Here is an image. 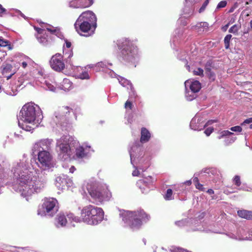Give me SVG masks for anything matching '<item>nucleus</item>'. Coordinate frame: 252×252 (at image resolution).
I'll use <instances>...</instances> for the list:
<instances>
[{
    "instance_id": "864d4df0",
    "label": "nucleus",
    "mask_w": 252,
    "mask_h": 252,
    "mask_svg": "<svg viewBox=\"0 0 252 252\" xmlns=\"http://www.w3.org/2000/svg\"><path fill=\"white\" fill-rule=\"evenodd\" d=\"M27 63L26 62H23L22 63V66L23 68H25L27 66Z\"/></svg>"
},
{
    "instance_id": "774afa93",
    "label": "nucleus",
    "mask_w": 252,
    "mask_h": 252,
    "mask_svg": "<svg viewBox=\"0 0 252 252\" xmlns=\"http://www.w3.org/2000/svg\"><path fill=\"white\" fill-rule=\"evenodd\" d=\"M232 9L230 10V12H232Z\"/></svg>"
},
{
    "instance_id": "ddd939ff",
    "label": "nucleus",
    "mask_w": 252,
    "mask_h": 252,
    "mask_svg": "<svg viewBox=\"0 0 252 252\" xmlns=\"http://www.w3.org/2000/svg\"><path fill=\"white\" fill-rule=\"evenodd\" d=\"M66 217L69 219H73L74 215L72 213L65 214L63 213H59L55 219L56 225L57 227H63L67 222Z\"/></svg>"
},
{
    "instance_id": "a211bd4d",
    "label": "nucleus",
    "mask_w": 252,
    "mask_h": 252,
    "mask_svg": "<svg viewBox=\"0 0 252 252\" xmlns=\"http://www.w3.org/2000/svg\"><path fill=\"white\" fill-rule=\"evenodd\" d=\"M237 214L240 218L252 220V211L241 210L237 211Z\"/></svg>"
},
{
    "instance_id": "39448f33",
    "label": "nucleus",
    "mask_w": 252,
    "mask_h": 252,
    "mask_svg": "<svg viewBox=\"0 0 252 252\" xmlns=\"http://www.w3.org/2000/svg\"><path fill=\"white\" fill-rule=\"evenodd\" d=\"M104 213L102 208L88 205L84 206L81 211L80 218L82 220L90 225H96L104 218Z\"/></svg>"
},
{
    "instance_id": "338daca9",
    "label": "nucleus",
    "mask_w": 252,
    "mask_h": 252,
    "mask_svg": "<svg viewBox=\"0 0 252 252\" xmlns=\"http://www.w3.org/2000/svg\"><path fill=\"white\" fill-rule=\"evenodd\" d=\"M250 2H252V0H250Z\"/></svg>"
},
{
    "instance_id": "4468645a",
    "label": "nucleus",
    "mask_w": 252,
    "mask_h": 252,
    "mask_svg": "<svg viewBox=\"0 0 252 252\" xmlns=\"http://www.w3.org/2000/svg\"><path fill=\"white\" fill-rule=\"evenodd\" d=\"M154 179L151 176H149L147 178H145L144 179L142 180H139L137 183L136 185L137 186L141 189V191L143 193H146L147 192V189L145 188H143L142 187L143 186H145L147 188H150V186L153 184L154 182Z\"/></svg>"
},
{
    "instance_id": "a19ab883",
    "label": "nucleus",
    "mask_w": 252,
    "mask_h": 252,
    "mask_svg": "<svg viewBox=\"0 0 252 252\" xmlns=\"http://www.w3.org/2000/svg\"><path fill=\"white\" fill-rule=\"evenodd\" d=\"M195 187L196 189H199L200 191H205V189L203 187V185L200 183H197V185H195Z\"/></svg>"
},
{
    "instance_id": "a18cd8bd",
    "label": "nucleus",
    "mask_w": 252,
    "mask_h": 252,
    "mask_svg": "<svg viewBox=\"0 0 252 252\" xmlns=\"http://www.w3.org/2000/svg\"><path fill=\"white\" fill-rule=\"evenodd\" d=\"M47 86L48 87V88L51 91H55V88L54 87L53 85L50 84H47Z\"/></svg>"
},
{
    "instance_id": "c85d7f7f",
    "label": "nucleus",
    "mask_w": 252,
    "mask_h": 252,
    "mask_svg": "<svg viewBox=\"0 0 252 252\" xmlns=\"http://www.w3.org/2000/svg\"><path fill=\"white\" fill-rule=\"evenodd\" d=\"M233 182L237 187H240L241 185L240 177L238 175H235L233 179Z\"/></svg>"
},
{
    "instance_id": "f704fd0d",
    "label": "nucleus",
    "mask_w": 252,
    "mask_h": 252,
    "mask_svg": "<svg viewBox=\"0 0 252 252\" xmlns=\"http://www.w3.org/2000/svg\"><path fill=\"white\" fill-rule=\"evenodd\" d=\"M79 78L81 79H89V74H88V72L85 71L82 72L81 73H80L79 75Z\"/></svg>"
},
{
    "instance_id": "6e6d98bb",
    "label": "nucleus",
    "mask_w": 252,
    "mask_h": 252,
    "mask_svg": "<svg viewBox=\"0 0 252 252\" xmlns=\"http://www.w3.org/2000/svg\"><path fill=\"white\" fill-rule=\"evenodd\" d=\"M59 180L60 181H61L62 183L63 182V181L65 180L64 178H62L61 177H59L57 179V180Z\"/></svg>"
},
{
    "instance_id": "37998d69",
    "label": "nucleus",
    "mask_w": 252,
    "mask_h": 252,
    "mask_svg": "<svg viewBox=\"0 0 252 252\" xmlns=\"http://www.w3.org/2000/svg\"><path fill=\"white\" fill-rule=\"evenodd\" d=\"M199 26H198L199 27H204V28H208V24L207 22H200L199 24Z\"/></svg>"
},
{
    "instance_id": "7ed1b4c3",
    "label": "nucleus",
    "mask_w": 252,
    "mask_h": 252,
    "mask_svg": "<svg viewBox=\"0 0 252 252\" xmlns=\"http://www.w3.org/2000/svg\"><path fill=\"white\" fill-rule=\"evenodd\" d=\"M40 112L36 110V107L32 103L25 104L20 112L22 123L19 122V126L23 129L31 131L37 126V123H39V118L40 116Z\"/></svg>"
},
{
    "instance_id": "c756f323",
    "label": "nucleus",
    "mask_w": 252,
    "mask_h": 252,
    "mask_svg": "<svg viewBox=\"0 0 252 252\" xmlns=\"http://www.w3.org/2000/svg\"><path fill=\"white\" fill-rule=\"evenodd\" d=\"M206 74L211 81H215L216 79V75L214 72L210 70L209 71L206 72Z\"/></svg>"
},
{
    "instance_id": "69168bd1",
    "label": "nucleus",
    "mask_w": 252,
    "mask_h": 252,
    "mask_svg": "<svg viewBox=\"0 0 252 252\" xmlns=\"http://www.w3.org/2000/svg\"><path fill=\"white\" fill-rule=\"evenodd\" d=\"M250 128H251V129H252V124H251V125H250Z\"/></svg>"
},
{
    "instance_id": "dca6fc26",
    "label": "nucleus",
    "mask_w": 252,
    "mask_h": 252,
    "mask_svg": "<svg viewBox=\"0 0 252 252\" xmlns=\"http://www.w3.org/2000/svg\"><path fill=\"white\" fill-rule=\"evenodd\" d=\"M75 2L77 4L76 8H85L92 5L93 0H75Z\"/></svg>"
},
{
    "instance_id": "13d9d810",
    "label": "nucleus",
    "mask_w": 252,
    "mask_h": 252,
    "mask_svg": "<svg viewBox=\"0 0 252 252\" xmlns=\"http://www.w3.org/2000/svg\"><path fill=\"white\" fill-rule=\"evenodd\" d=\"M75 169L74 166H72L70 168V171L72 173L73 172L74 170Z\"/></svg>"
},
{
    "instance_id": "20e7f679",
    "label": "nucleus",
    "mask_w": 252,
    "mask_h": 252,
    "mask_svg": "<svg viewBox=\"0 0 252 252\" xmlns=\"http://www.w3.org/2000/svg\"><path fill=\"white\" fill-rule=\"evenodd\" d=\"M123 220L133 230L139 229L143 222H147L150 216L143 210L135 211H124L121 214Z\"/></svg>"
},
{
    "instance_id": "c9c22d12",
    "label": "nucleus",
    "mask_w": 252,
    "mask_h": 252,
    "mask_svg": "<svg viewBox=\"0 0 252 252\" xmlns=\"http://www.w3.org/2000/svg\"><path fill=\"white\" fill-rule=\"evenodd\" d=\"M226 4L227 1L226 0H222L218 3L217 6V9H219L221 8H224L226 6Z\"/></svg>"
},
{
    "instance_id": "603ef678",
    "label": "nucleus",
    "mask_w": 252,
    "mask_h": 252,
    "mask_svg": "<svg viewBox=\"0 0 252 252\" xmlns=\"http://www.w3.org/2000/svg\"><path fill=\"white\" fill-rule=\"evenodd\" d=\"M71 42H69V41H66V46L67 48H69L71 47Z\"/></svg>"
},
{
    "instance_id": "7c9ffc66",
    "label": "nucleus",
    "mask_w": 252,
    "mask_h": 252,
    "mask_svg": "<svg viewBox=\"0 0 252 252\" xmlns=\"http://www.w3.org/2000/svg\"><path fill=\"white\" fill-rule=\"evenodd\" d=\"M203 72H204V71H203V69H202L200 67H198V68H196V69L193 70V74L194 75H198V76H203V75H204Z\"/></svg>"
},
{
    "instance_id": "aec40b11",
    "label": "nucleus",
    "mask_w": 252,
    "mask_h": 252,
    "mask_svg": "<svg viewBox=\"0 0 252 252\" xmlns=\"http://www.w3.org/2000/svg\"><path fill=\"white\" fill-rule=\"evenodd\" d=\"M201 84L198 81H194L190 84L189 88L193 93L198 92L201 89Z\"/></svg>"
},
{
    "instance_id": "680f3d73",
    "label": "nucleus",
    "mask_w": 252,
    "mask_h": 252,
    "mask_svg": "<svg viewBox=\"0 0 252 252\" xmlns=\"http://www.w3.org/2000/svg\"><path fill=\"white\" fill-rule=\"evenodd\" d=\"M250 27L251 28V29H252V20L250 21Z\"/></svg>"
},
{
    "instance_id": "9d476101",
    "label": "nucleus",
    "mask_w": 252,
    "mask_h": 252,
    "mask_svg": "<svg viewBox=\"0 0 252 252\" xmlns=\"http://www.w3.org/2000/svg\"><path fill=\"white\" fill-rule=\"evenodd\" d=\"M51 68L55 71H61L65 67L63 57L60 54H56L53 56L50 61Z\"/></svg>"
},
{
    "instance_id": "423d86ee",
    "label": "nucleus",
    "mask_w": 252,
    "mask_h": 252,
    "mask_svg": "<svg viewBox=\"0 0 252 252\" xmlns=\"http://www.w3.org/2000/svg\"><path fill=\"white\" fill-rule=\"evenodd\" d=\"M87 189L91 197L96 202L108 201L112 197L111 192L105 184L91 185Z\"/></svg>"
},
{
    "instance_id": "3c124183",
    "label": "nucleus",
    "mask_w": 252,
    "mask_h": 252,
    "mask_svg": "<svg viewBox=\"0 0 252 252\" xmlns=\"http://www.w3.org/2000/svg\"><path fill=\"white\" fill-rule=\"evenodd\" d=\"M229 25V23H228V24H227L226 25H225V26L222 28V30H223V31H226L227 30V28H228Z\"/></svg>"
},
{
    "instance_id": "412c9836",
    "label": "nucleus",
    "mask_w": 252,
    "mask_h": 252,
    "mask_svg": "<svg viewBox=\"0 0 252 252\" xmlns=\"http://www.w3.org/2000/svg\"><path fill=\"white\" fill-rule=\"evenodd\" d=\"M36 36L37 39L40 43L43 44L45 46H47L49 45V41L47 38V35L46 33L40 35H36Z\"/></svg>"
},
{
    "instance_id": "5701e85b",
    "label": "nucleus",
    "mask_w": 252,
    "mask_h": 252,
    "mask_svg": "<svg viewBox=\"0 0 252 252\" xmlns=\"http://www.w3.org/2000/svg\"><path fill=\"white\" fill-rule=\"evenodd\" d=\"M0 47H6L8 50H11L13 48V45L11 44L10 42L8 40L4 39L2 37H0Z\"/></svg>"
},
{
    "instance_id": "2f4dec72",
    "label": "nucleus",
    "mask_w": 252,
    "mask_h": 252,
    "mask_svg": "<svg viewBox=\"0 0 252 252\" xmlns=\"http://www.w3.org/2000/svg\"><path fill=\"white\" fill-rule=\"evenodd\" d=\"M202 172L207 174L211 173L212 174H214L217 173V170L214 168H209L203 169L202 170Z\"/></svg>"
},
{
    "instance_id": "8fccbe9b",
    "label": "nucleus",
    "mask_w": 252,
    "mask_h": 252,
    "mask_svg": "<svg viewBox=\"0 0 252 252\" xmlns=\"http://www.w3.org/2000/svg\"><path fill=\"white\" fill-rule=\"evenodd\" d=\"M206 6H206L205 5L203 4L202 6L200 7V8L199 10V12L201 13L202 12H203L204 10V9H205Z\"/></svg>"
},
{
    "instance_id": "79ce46f5",
    "label": "nucleus",
    "mask_w": 252,
    "mask_h": 252,
    "mask_svg": "<svg viewBox=\"0 0 252 252\" xmlns=\"http://www.w3.org/2000/svg\"><path fill=\"white\" fill-rule=\"evenodd\" d=\"M6 9L0 4V16H2L3 14L6 13Z\"/></svg>"
},
{
    "instance_id": "f8f14e48",
    "label": "nucleus",
    "mask_w": 252,
    "mask_h": 252,
    "mask_svg": "<svg viewBox=\"0 0 252 252\" xmlns=\"http://www.w3.org/2000/svg\"><path fill=\"white\" fill-rule=\"evenodd\" d=\"M53 140L48 138L43 139L36 142L33 147L34 151H48L51 149V146Z\"/></svg>"
},
{
    "instance_id": "ea45409f",
    "label": "nucleus",
    "mask_w": 252,
    "mask_h": 252,
    "mask_svg": "<svg viewBox=\"0 0 252 252\" xmlns=\"http://www.w3.org/2000/svg\"><path fill=\"white\" fill-rule=\"evenodd\" d=\"M132 106L133 105L132 102L129 100H127L125 103V107L126 109L129 108L131 110L132 108Z\"/></svg>"
},
{
    "instance_id": "49530a36",
    "label": "nucleus",
    "mask_w": 252,
    "mask_h": 252,
    "mask_svg": "<svg viewBox=\"0 0 252 252\" xmlns=\"http://www.w3.org/2000/svg\"><path fill=\"white\" fill-rule=\"evenodd\" d=\"M236 139V137H233V138H227L226 141L228 142V143H232L235 141Z\"/></svg>"
},
{
    "instance_id": "cd10ccee",
    "label": "nucleus",
    "mask_w": 252,
    "mask_h": 252,
    "mask_svg": "<svg viewBox=\"0 0 252 252\" xmlns=\"http://www.w3.org/2000/svg\"><path fill=\"white\" fill-rule=\"evenodd\" d=\"M231 37L232 35L231 34H227L224 37V43L226 49H228L229 47V43Z\"/></svg>"
},
{
    "instance_id": "a878e982",
    "label": "nucleus",
    "mask_w": 252,
    "mask_h": 252,
    "mask_svg": "<svg viewBox=\"0 0 252 252\" xmlns=\"http://www.w3.org/2000/svg\"><path fill=\"white\" fill-rule=\"evenodd\" d=\"M47 31L51 33L57 35L60 33V29L58 28H54L51 26L49 27L46 28Z\"/></svg>"
},
{
    "instance_id": "de8ad7c7",
    "label": "nucleus",
    "mask_w": 252,
    "mask_h": 252,
    "mask_svg": "<svg viewBox=\"0 0 252 252\" xmlns=\"http://www.w3.org/2000/svg\"><path fill=\"white\" fill-rule=\"evenodd\" d=\"M139 175V171L136 169L132 172V175L133 176H138Z\"/></svg>"
},
{
    "instance_id": "bb28decb",
    "label": "nucleus",
    "mask_w": 252,
    "mask_h": 252,
    "mask_svg": "<svg viewBox=\"0 0 252 252\" xmlns=\"http://www.w3.org/2000/svg\"><path fill=\"white\" fill-rule=\"evenodd\" d=\"M233 134V133L228 130H223L220 132V135L218 136V139H220L224 137H227Z\"/></svg>"
},
{
    "instance_id": "6e6552de",
    "label": "nucleus",
    "mask_w": 252,
    "mask_h": 252,
    "mask_svg": "<svg viewBox=\"0 0 252 252\" xmlns=\"http://www.w3.org/2000/svg\"><path fill=\"white\" fill-rule=\"evenodd\" d=\"M124 60L131 61L138 54V49L129 40L125 39L119 45Z\"/></svg>"
},
{
    "instance_id": "f3484780",
    "label": "nucleus",
    "mask_w": 252,
    "mask_h": 252,
    "mask_svg": "<svg viewBox=\"0 0 252 252\" xmlns=\"http://www.w3.org/2000/svg\"><path fill=\"white\" fill-rule=\"evenodd\" d=\"M151 138V133L145 127H142L141 131L140 142L141 143L147 142Z\"/></svg>"
},
{
    "instance_id": "6ab92c4d",
    "label": "nucleus",
    "mask_w": 252,
    "mask_h": 252,
    "mask_svg": "<svg viewBox=\"0 0 252 252\" xmlns=\"http://www.w3.org/2000/svg\"><path fill=\"white\" fill-rule=\"evenodd\" d=\"M72 84L71 82L67 78H64L62 81L60 88L65 91L69 90L72 88Z\"/></svg>"
},
{
    "instance_id": "393cba45",
    "label": "nucleus",
    "mask_w": 252,
    "mask_h": 252,
    "mask_svg": "<svg viewBox=\"0 0 252 252\" xmlns=\"http://www.w3.org/2000/svg\"><path fill=\"white\" fill-rule=\"evenodd\" d=\"M173 191L171 189H167L166 193L164 195V198L166 200H170L173 199Z\"/></svg>"
},
{
    "instance_id": "4be33fe9",
    "label": "nucleus",
    "mask_w": 252,
    "mask_h": 252,
    "mask_svg": "<svg viewBox=\"0 0 252 252\" xmlns=\"http://www.w3.org/2000/svg\"><path fill=\"white\" fill-rule=\"evenodd\" d=\"M75 156L78 158H82L87 156L83 147L79 146L76 149Z\"/></svg>"
},
{
    "instance_id": "f03ea898",
    "label": "nucleus",
    "mask_w": 252,
    "mask_h": 252,
    "mask_svg": "<svg viewBox=\"0 0 252 252\" xmlns=\"http://www.w3.org/2000/svg\"><path fill=\"white\" fill-rule=\"evenodd\" d=\"M96 26V17L91 11L83 12L74 24L75 29L78 33L86 37L94 34Z\"/></svg>"
},
{
    "instance_id": "b1692460",
    "label": "nucleus",
    "mask_w": 252,
    "mask_h": 252,
    "mask_svg": "<svg viewBox=\"0 0 252 252\" xmlns=\"http://www.w3.org/2000/svg\"><path fill=\"white\" fill-rule=\"evenodd\" d=\"M71 110L72 109L68 106H63L59 110V116L61 117L66 116V114H69Z\"/></svg>"
},
{
    "instance_id": "bf43d9fd",
    "label": "nucleus",
    "mask_w": 252,
    "mask_h": 252,
    "mask_svg": "<svg viewBox=\"0 0 252 252\" xmlns=\"http://www.w3.org/2000/svg\"><path fill=\"white\" fill-rule=\"evenodd\" d=\"M186 184H187V185H188V186L190 185L191 184V181H190V180H189V181H187L186 182Z\"/></svg>"
},
{
    "instance_id": "0e129e2a",
    "label": "nucleus",
    "mask_w": 252,
    "mask_h": 252,
    "mask_svg": "<svg viewBox=\"0 0 252 252\" xmlns=\"http://www.w3.org/2000/svg\"><path fill=\"white\" fill-rule=\"evenodd\" d=\"M251 2H250V1H247L246 2V4L247 5V4H249V3H250Z\"/></svg>"
},
{
    "instance_id": "c03bdc74",
    "label": "nucleus",
    "mask_w": 252,
    "mask_h": 252,
    "mask_svg": "<svg viewBox=\"0 0 252 252\" xmlns=\"http://www.w3.org/2000/svg\"><path fill=\"white\" fill-rule=\"evenodd\" d=\"M252 123V118H248L245 120L243 123H242L241 125H245V124H250Z\"/></svg>"
},
{
    "instance_id": "4c0bfd02",
    "label": "nucleus",
    "mask_w": 252,
    "mask_h": 252,
    "mask_svg": "<svg viewBox=\"0 0 252 252\" xmlns=\"http://www.w3.org/2000/svg\"><path fill=\"white\" fill-rule=\"evenodd\" d=\"M34 29L37 32V35H41V34H43L46 33L45 32V30H44L43 29H41V28H37V27H34Z\"/></svg>"
},
{
    "instance_id": "e2e57ef3",
    "label": "nucleus",
    "mask_w": 252,
    "mask_h": 252,
    "mask_svg": "<svg viewBox=\"0 0 252 252\" xmlns=\"http://www.w3.org/2000/svg\"><path fill=\"white\" fill-rule=\"evenodd\" d=\"M214 121H213V120H211V121H208V124H212V123H213Z\"/></svg>"
},
{
    "instance_id": "72a5a7b5",
    "label": "nucleus",
    "mask_w": 252,
    "mask_h": 252,
    "mask_svg": "<svg viewBox=\"0 0 252 252\" xmlns=\"http://www.w3.org/2000/svg\"><path fill=\"white\" fill-rule=\"evenodd\" d=\"M212 67V62L211 61H208L205 65V72L211 70Z\"/></svg>"
},
{
    "instance_id": "052dcab7",
    "label": "nucleus",
    "mask_w": 252,
    "mask_h": 252,
    "mask_svg": "<svg viewBox=\"0 0 252 252\" xmlns=\"http://www.w3.org/2000/svg\"><path fill=\"white\" fill-rule=\"evenodd\" d=\"M142 188L143 189V188H145L146 189H147V192H148V189H149V188H147L146 187H145V186H143L142 187Z\"/></svg>"
},
{
    "instance_id": "0eeeda50",
    "label": "nucleus",
    "mask_w": 252,
    "mask_h": 252,
    "mask_svg": "<svg viewBox=\"0 0 252 252\" xmlns=\"http://www.w3.org/2000/svg\"><path fill=\"white\" fill-rule=\"evenodd\" d=\"M58 211V201L53 198H46L41 206L39 207L37 214L41 216H53Z\"/></svg>"
},
{
    "instance_id": "e433bc0d",
    "label": "nucleus",
    "mask_w": 252,
    "mask_h": 252,
    "mask_svg": "<svg viewBox=\"0 0 252 252\" xmlns=\"http://www.w3.org/2000/svg\"><path fill=\"white\" fill-rule=\"evenodd\" d=\"M230 129L232 131L235 132H241L242 130V128L240 126H235L231 127Z\"/></svg>"
},
{
    "instance_id": "5fc2aeb1",
    "label": "nucleus",
    "mask_w": 252,
    "mask_h": 252,
    "mask_svg": "<svg viewBox=\"0 0 252 252\" xmlns=\"http://www.w3.org/2000/svg\"><path fill=\"white\" fill-rule=\"evenodd\" d=\"M207 192L210 194H213L214 193V191L212 189H208Z\"/></svg>"
},
{
    "instance_id": "2eb2a0df",
    "label": "nucleus",
    "mask_w": 252,
    "mask_h": 252,
    "mask_svg": "<svg viewBox=\"0 0 252 252\" xmlns=\"http://www.w3.org/2000/svg\"><path fill=\"white\" fill-rule=\"evenodd\" d=\"M1 68H2L1 73L2 75L7 78V80L11 78L12 76L15 74L14 72H12V71L13 66L10 64L4 63Z\"/></svg>"
},
{
    "instance_id": "09e8293b",
    "label": "nucleus",
    "mask_w": 252,
    "mask_h": 252,
    "mask_svg": "<svg viewBox=\"0 0 252 252\" xmlns=\"http://www.w3.org/2000/svg\"><path fill=\"white\" fill-rule=\"evenodd\" d=\"M193 182L194 184V185H197V183H200L199 181V179L197 177H195L193 179Z\"/></svg>"
},
{
    "instance_id": "473e14b6",
    "label": "nucleus",
    "mask_w": 252,
    "mask_h": 252,
    "mask_svg": "<svg viewBox=\"0 0 252 252\" xmlns=\"http://www.w3.org/2000/svg\"><path fill=\"white\" fill-rule=\"evenodd\" d=\"M239 29V26L237 25H234L229 29V32L230 33L236 34L237 33Z\"/></svg>"
},
{
    "instance_id": "1a4fd4ad",
    "label": "nucleus",
    "mask_w": 252,
    "mask_h": 252,
    "mask_svg": "<svg viewBox=\"0 0 252 252\" xmlns=\"http://www.w3.org/2000/svg\"><path fill=\"white\" fill-rule=\"evenodd\" d=\"M57 151L59 157L63 160L70 158L72 151L66 136H62L57 142Z\"/></svg>"
},
{
    "instance_id": "58836bf2",
    "label": "nucleus",
    "mask_w": 252,
    "mask_h": 252,
    "mask_svg": "<svg viewBox=\"0 0 252 252\" xmlns=\"http://www.w3.org/2000/svg\"><path fill=\"white\" fill-rule=\"evenodd\" d=\"M214 131V128L212 127H208L206 128L205 131L204 133L207 136H209Z\"/></svg>"
},
{
    "instance_id": "9b49d317",
    "label": "nucleus",
    "mask_w": 252,
    "mask_h": 252,
    "mask_svg": "<svg viewBox=\"0 0 252 252\" xmlns=\"http://www.w3.org/2000/svg\"><path fill=\"white\" fill-rule=\"evenodd\" d=\"M52 157L49 151H39L38 153V161L43 167H49L51 164Z\"/></svg>"
},
{
    "instance_id": "f257e3e1",
    "label": "nucleus",
    "mask_w": 252,
    "mask_h": 252,
    "mask_svg": "<svg viewBox=\"0 0 252 252\" xmlns=\"http://www.w3.org/2000/svg\"><path fill=\"white\" fill-rule=\"evenodd\" d=\"M18 176L17 179L18 190L24 197L39 192L45 187V181L27 169L21 171Z\"/></svg>"
},
{
    "instance_id": "4d7b16f0",
    "label": "nucleus",
    "mask_w": 252,
    "mask_h": 252,
    "mask_svg": "<svg viewBox=\"0 0 252 252\" xmlns=\"http://www.w3.org/2000/svg\"><path fill=\"white\" fill-rule=\"evenodd\" d=\"M209 0H205V1L203 3V4L205 5L206 6H207L208 4V3H209Z\"/></svg>"
}]
</instances>
